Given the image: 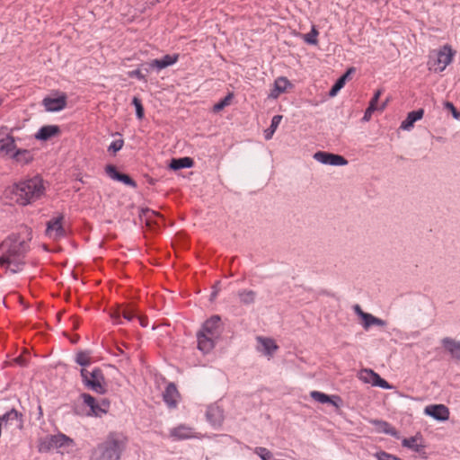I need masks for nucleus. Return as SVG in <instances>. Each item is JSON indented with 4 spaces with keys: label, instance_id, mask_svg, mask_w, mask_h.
I'll list each match as a JSON object with an SVG mask.
<instances>
[{
    "label": "nucleus",
    "instance_id": "obj_1",
    "mask_svg": "<svg viewBox=\"0 0 460 460\" xmlns=\"http://www.w3.org/2000/svg\"><path fill=\"white\" fill-rule=\"evenodd\" d=\"M2 255L0 256V267H4L12 273L21 271L25 264L24 258L29 250V244L21 234H10L0 244Z\"/></svg>",
    "mask_w": 460,
    "mask_h": 460
},
{
    "label": "nucleus",
    "instance_id": "obj_2",
    "mask_svg": "<svg viewBox=\"0 0 460 460\" xmlns=\"http://www.w3.org/2000/svg\"><path fill=\"white\" fill-rule=\"evenodd\" d=\"M128 442L122 432H110L106 438L93 450L90 460H120Z\"/></svg>",
    "mask_w": 460,
    "mask_h": 460
},
{
    "label": "nucleus",
    "instance_id": "obj_3",
    "mask_svg": "<svg viewBox=\"0 0 460 460\" xmlns=\"http://www.w3.org/2000/svg\"><path fill=\"white\" fill-rule=\"evenodd\" d=\"M9 191L11 196H7V198L11 199L30 201L31 199H40L43 197L45 185L40 177L35 176L13 185Z\"/></svg>",
    "mask_w": 460,
    "mask_h": 460
},
{
    "label": "nucleus",
    "instance_id": "obj_4",
    "mask_svg": "<svg viewBox=\"0 0 460 460\" xmlns=\"http://www.w3.org/2000/svg\"><path fill=\"white\" fill-rule=\"evenodd\" d=\"M220 333L221 319L218 315H213L204 323L197 334L199 349L204 353L212 350Z\"/></svg>",
    "mask_w": 460,
    "mask_h": 460
},
{
    "label": "nucleus",
    "instance_id": "obj_5",
    "mask_svg": "<svg viewBox=\"0 0 460 460\" xmlns=\"http://www.w3.org/2000/svg\"><path fill=\"white\" fill-rule=\"evenodd\" d=\"M454 56L455 51L448 44L444 45L439 49L431 51L427 64L429 70L435 73L443 72L451 64Z\"/></svg>",
    "mask_w": 460,
    "mask_h": 460
},
{
    "label": "nucleus",
    "instance_id": "obj_6",
    "mask_svg": "<svg viewBox=\"0 0 460 460\" xmlns=\"http://www.w3.org/2000/svg\"><path fill=\"white\" fill-rule=\"evenodd\" d=\"M81 376L84 385L100 394L106 392V384L102 371L100 368L94 367L93 369L83 368Z\"/></svg>",
    "mask_w": 460,
    "mask_h": 460
},
{
    "label": "nucleus",
    "instance_id": "obj_7",
    "mask_svg": "<svg viewBox=\"0 0 460 460\" xmlns=\"http://www.w3.org/2000/svg\"><path fill=\"white\" fill-rule=\"evenodd\" d=\"M82 398L84 403L90 408L89 415L102 417L108 412L110 402L107 399H102L100 402H97L89 394H83Z\"/></svg>",
    "mask_w": 460,
    "mask_h": 460
},
{
    "label": "nucleus",
    "instance_id": "obj_8",
    "mask_svg": "<svg viewBox=\"0 0 460 460\" xmlns=\"http://www.w3.org/2000/svg\"><path fill=\"white\" fill-rule=\"evenodd\" d=\"M358 378L366 384L378 386L384 389H391L392 386L372 369L365 368L359 371Z\"/></svg>",
    "mask_w": 460,
    "mask_h": 460
},
{
    "label": "nucleus",
    "instance_id": "obj_9",
    "mask_svg": "<svg viewBox=\"0 0 460 460\" xmlns=\"http://www.w3.org/2000/svg\"><path fill=\"white\" fill-rule=\"evenodd\" d=\"M314 158L321 164L330 165H346L348 164L347 159L342 155L331 154L323 151H318L314 155Z\"/></svg>",
    "mask_w": 460,
    "mask_h": 460
},
{
    "label": "nucleus",
    "instance_id": "obj_10",
    "mask_svg": "<svg viewBox=\"0 0 460 460\" xmlns=\"http://www.w3.org/2000/svg\"><path fill=\"white\" fill-rule=\"evenodd\" d=\"M140 219L146 226L153 229L155 226H160L164 224V217L159 212L142 208Z\"/></svg>",
    "mask_w": 460,
    "mask_h": 460
},
{
    "label": "nucleus",
    "instance_id": "obj_11",
    "mask_svg": "<svg viewBox=\"0 0 460 460\" xmlns=\"http://www.w3.org/2000/svg\"><path fill=\"white\" fill-rule=\"evenodd\" d=\"M424 412L427 415L431 416L435 420L445 421L449 419V410L444 404H431L428 405L424 409Z\"/></svg>",
    "mask_w": 460,
    "mask_h": 460
},
{
    "label": "nucleus",
    "instance_id": "obj_12",
    "mask_svg": "<svg viewBox=\"0 0 460 460\" xmlns=\"http://www.w3.org/2000/svg\"><path fill=\"white\" fill-rule=\"evenodd\" d=\"M163 399L169 408H176L181 399V394L173 383H170L163 393Z\"/></svg>",
    "mask_w": 460,
    "mask_h": 460
},
{
    "label": "nucleus",
    "instance_id": "obj_13",
    "mask_svg": "<svg viewBox=\"0 0 460 460\" xmlns=\"http://www.w3.org/2000/svg\"><path fill=\"white\" fill-rule=\"evenodd\" d=\"M170 437L174 440L190 439L199 438L194 429L184 424H181L170 430Z\"/></svg>",
    "mask_w": 460,
    "mask_h": 460
},
{
    "label": "nucleus",
    "instance_id": "obj_14",
    "mask_svg": "<svg viewBox=\"0 0 460 460\" xmlns=\"http://www.w3.org/2000/svg\"><path fill=\"white\" fill-rule=\"evenodd\" d=\"M137 314L136 309L132 306H120L111 313V317L114 323L119 324L120 323V316L128 321H132L137 316Z\"/></svg>",
    "mask_w": 460,
    "mask_h": 460
},
{
    "label": "nucleus",
    "instance_id": "obj_15",
    "mask_svg": "<svg viewBox=\"0 0 460 460\" xmlns=\"http://www.w3.org/2000/svg\"><path fill=\"white\" fill-rule=\"evenodd\" d=\"M402 445L404 447H407L418 454L424 453L425 445L423 444V439L421 435L417 434L411 438H405L402 440Z\"/></svg>",
    "mask_w": 460,
    "mask_h": 460
},
{
    "label": "nucleus",
    "instance_id": "obj_16",
    "mask_svg": "<svg viewBox=\"0 0 460 460\" xmlns=\"http://www.w3.org/2000/svg\"><path fill=\"white\" fill-rule=\"evenodd\" d=\"M310 396L312 397V399L320 403H331L336 408H340V405L342 402V400L339 395L330 396L319 391H312L310 393Z\"/></svg>",
    "mask_w": 460,
    "mask_h": 460
},
{
    "label": "nucleus",
    "instance_id": "obj_17",
    "mask_svg": "<svg viewBox=\"0 0 460 460\" xmlns=\"http://www.w3.org/2000/svg\"><path fill=\"white\" fill-rule=\"evenodd\" d=\"M179 59V54L165 55L160 59H153L149 63L151 68H156L158 70L164 69L169 66L175 64Z\"/></svg>",
    "mask_w": 460,
    "mask_h": 460
},
{
    "label": "nucleus",
    "instance_id": "obj_18",
    "mask_svg": "<svg viewBox=\"0 0 460 460\" xmlns=\"http://www.w3.org/2000/svg\"><path fill=\"white\" fill-rule=\"evenodd\" d=\"M56 447H58V435H49L39 440L38 449L40 453H49Z\"/></svg>",
    "mask_w": 460,
    "mask_h": 460
},
{
    "label": "nucleus",
    "instance_id": "obj_19",
    "mask_svg": "<svg viewBox=\"0 0 460 460\" xmlns=\"http://www.w3.org/2000/svg\"><path fill=\"white\" fill-rule=\"evenodd\" d=\"M16 145L14 137L7 135L5 137L0 139V153L5 155H10L15 152Z\"/></svg>",
    "mask_w": 460,
    "mask_h": 460
},
{
    "label": "nucleus",
    "instance_id": "obj_20",
    "mask_svg": "<svg viewBox=\"0 0 460 460\" xmlns=\"http://www.w3.org/2000/svg\"><path fill=\"white\" fill-rule=\"evenodd\" d=\"M423 114L424 111L422 109L409 112L406 119L402 122L400 128L404 130L411 129L413 127L414 122L422 119Z\"/></svg>",
    "mask_w": 460,
    "mask_h": 460
},
{
    "label": "nucleus",
    "instance_id": "obj_21",
    "mask_svg": "<svg viewBox=\"0 0 460 460\" xmlns=\"http://www.w3.org/2000/svg\"><path fill=\"white\" fill-rule=\"evenodd\" d=\"M58 135V126L49 125L41 127L35 134V138L40 141H47Z\"/></svg>",
    "mask_w": 460,
    "mask_h": 460
},
{
    "label": "nucleus",
    "instance_id": "obj_22",
    "mask_svg": "<svg viewBox=\"0 0 460 460\" xmlns=\"http://www.w3.org/2000/svg\"><path fill=\"white\" fill-rule=\"evenodd\" d=\"M288 85H290V83L286 77H278L274 82V89L271 91L270 96L278 98L280 93L286 92Z\"/></svg>",
    "mask_w": 460,
    "mask_h": 460
},
{
    "label": "nucleus",
    "instance_id": "obj_23",
    "mask_svg": "<svg viewBox=\"0 0 460 460\" xmlns=\"http://www.w3.org/2000/svg\"><path fill=\"white\" fill-rule=\"evenodd\" d=\"M208 420L214 426H220L223 422V411L219 407H210L207 411Z\"/></svg>",
    "mask_w": 460,
    "mask_h": 460
},
{
    "label": "nucleus",
    "instance_id": "obj_24",
    "mask_svg": "<svg viewBox=\"0 0 460 460\" xmlns=\"http://www.w3.org/2000/svg\"><path fill=\"white\" fill-rule=\"evenodd\" d=\"M444 347L450 352L453 358L460 360V342L450 338H445L442 341Z\"/></svg>",
    "mask_w": 460,
    "mask_h": 460
},
{
    "label": "nucleus",
    "instance_id": "obj_25",
    "mask_svg": "<svg viewBox=\"0 0 460 460\" xmlns=\"http://www.w3.org/2000/svg\"><path fill=\"white\" fill-rule=\"evenodd\" d=\"M12 157L19 164H27L33 159V155L31 151L27 149H18L13 155Z\"/></svg>",
    "mask_w": 460,
    "mask_h": 460
},
{
    "label": "nucleus",
    "instance_id": "obj_26",
    "mask_svg": "<svg viewBox=\"0 0 460 460\" xmlns=\"http://www.w3.org/2000/svg\"><path fill=\"white\" fill-rule=\"evenodd\" d=\"M355 72V68L354 67H350L347 70V72L342 75L341 76L337 81L336 83L333 84V86L332 87V89L330 90V95L331 96H334L337 94V93L344 86L346 81L348 80V78L349 77V75Z\"/></svg>",
    "mask_w": 460,
    "mask_h": 460
},
{
    "label": "nucleus",
    "instance_id": "obj_27",
    "mask_svg": "<svg viewBox=\"0 0 460 460\" xmlns=\"http://www.w3.org/2000/svg\"><path fill=\"white\" fill-rule=\"evenodd\" d=\"M258 341L263 346L264 352L266 355L271 356L279 348L274 340L272 339L259 337Z\"/></svg>",
    "mask_w": 460,
    "mask_h": 460
},
{
    "label": "nucleus",
    "instance_id": "obj_28",
    "mask_svg": "<svg viewBox=\"0 0 460 460\" xmlns=\"http://www.w3.org/2000/svg\"><path fill=\"white\" fill-rule=\"evenodd\" d=\"M193 164V161L190 157H183L179 159H172L171 162V168L173 170H179L181 168H190Z\"/></svg>",
    "mask_w": 460,
    "mask_h": 460
},
{
    "label": "nucleus",
    "instance_id": "obj_29",
    "mask_svg": "<svg viewBox=\"0 0 460 460\" xmlns=\"http://www.w3.org/2000/svg\"><path fill=\"white\" fill-rule=\"evenodd\" d=\"M362 320L365 329H368L371 325L384 326L385 324V321L367 313L366 314H362Z\"/></svg>",
    "mask_w": 460,
    "mask_h": 460
},
{
    "label": "nucleus",
    "instance_id": "obj_30",
    "mask_svg": "<svg viewBox=\"0 0 460 460\" xmlns=\"http://www.w3.org/2000/svg\"><path fill=\"white\" fill-rule=\"evenodd\" d=\"M282 119V116L281 115H275L272 119H271V123H270V126L269 128H267L264 132V135H265V138L267 140L270 139L274 134V132L276 131V129L278 128L280 121Z\"/></svg>",
    "mask_w": 460,
    "mask_h": 460
},
{
    "label": "nucleus",
    "instance_id": "obj_31",
    "mask_svg": "<svg viewBox=\"0 0 460 460\" xmlns=\"http://www.w3.org/2000/svg\"><path fill=\"white\" fill-rule=\"evenodd\" d=\"M58 441H59V448L66 447L67 449L66 450L67 453L73 452L75 448V445L74 441L64 434L59 433Z\"/></svg>",
    "mask_w": 460,
    "mask_h": 460
},
{
    "label": "nucleus",
    "instance_id": "obj_32",
    "mask_svg": "<svg viewBox=\"0 0 460 460\" xmlns=\"http://www.w3.org/2000/svg\"><path fill=\"white\" fill-rule=\"evenodd\" d=\"M240 301L244 305H249L255 300V292L252 290H243L238 294Z\"/></svg>",
    "mask_w": 460,
    "mask_h": 460
},
{
    "label": "nucleus",
    "instance_id": "obj_33",
    "mask_svg": "<svg viewBox=\"0 0 460 460\" xmlns=\"http://www.w3.org/2000/svg\"><path fill=\"white\" fill-rule=\"evenodd\" d=\"M46 234L53 238L58 236V217H52L50 221H49Z\"/></svg>",
    "mask_w": 460,
    "mask_h": 460
},
{
    "label": "nucleus",
    "instance_id": "obj_34",
    "mask_svg": "<svg viewBox=\"0 0 460 460\" xmlns=\"http://www.w3.org/2000/svg\"><path fill=\"white\" fill-rule=\"evenodd\" d=\"M318 34H319L318 31L316 30V28L314 26H313L310 32L303 35V40L307 44L316 45L318 42V40H317Z\"/></svg>",
    "mask_w": 460,
    "mask_h": 460
},
{
    "label": "nucleus",
    "instance_id": "obj_35",
    "mask_svg": "<svg viewBox=\"0 0 460 460\" xmlns=\"http://www.w3.org/2000/svg\"><path fill=\"white\" fill-rule=\"evenodd\" d=\"M234 98V93H229L224 99L216 103L213 107V111L215 112H218L222 111L225 107L228 106L231 103L232 99Z\"/></svg>",
    "mask_w": 460,
    "mask_h": 460
},
{
    "label": "nucleus",
    "instance_id": "obj_36",
    "mask_svg": "<svg viewBox=\"0 0 460 460\" xmlns=\"http://www.w3.org/2000/svg\"><path fill=\"white\" fill-rule=\"evenodd\" d=\"M105 172L107 173V175L114 180V181H120V177L122 176L123 173L119 172L116 166L115 165H112V164H108L106 167H105Z\"/></svg>",
    "mask_w": 460,
    "mask_h": 460
},
{
    "label": "nucleus",
    "instance_id": "obj_37",
    "mask_svg": "<svg viewBox=\"0 0 460 460\" xmlns=\"http://www.w3.org/2000/svg\"><path fill=\"white\" fill-rule=\"evenodd\" d=\"M43 105L48 111H58V97L50 98L47 97L43 100Z\"/></svg>",
    "mask_w": 460,
    "mask_h": 460
},
{
    "label": "nucleus",
    "instance_id": "obj_38",
    "mask_svg": "<svg viewBox=\"0 0 460 460\" xmlns=\"http://www.w3.org/2000/svg\"><path fill=\"white\" fill-rule=\"evenodd\" d=\"M132 104L136 108V115H137V119H142L145 115V111H144V107L142 105L141 100L138 97L135 96V97H133Z\"/></svg>",
    "mask_w": 460,
    "mask_h": 460
},
{
    "label": "nucleus",
    "instance_id": "obj_39",
    "mask_svg": "<svg viewBox=\"0 0 460 460\" xmlns=\"http://www.w3.org/2000/svg\"><path fill=\"white\" fill-rule=\"evenodd\" d=\"M382 429L386 434H389L394 438H399L398 431L385 421L382 422Z\"/></svg>",
    "mask_w": 460,
    "mask_h": 460
},
{
    "label": "nucleus",
    "instance_id": "obj_40",
    "mask_svg": "<svg viewBox=\"0 0 460 460\" xmlns=\"http://www.w3.org/2000/svg\"><path fill=\"white\" fill-rule=\"evenodd\" d=\"M255 452L262 460H270L272 458L271 452L265 447H257Z\"/></svg>",
    "mask_w": 460,
    "mask_h": 460
},
{
    "label": "nucleus",
    "instance_id": "obj_41",
    "mask_svg": "<svg viewBox=\"0 0 460 460\" xmlns=\"http://www.w3.org/2000/svg\"><path fill=\"white\" fill-rule=\"evenodd\" d=\"M123 145H124L123 139L114 140L109 146L108 151H110V152L111 151L113 153H116V152L119 151L123 147Z\"/></svg>",
    "mask_w": 460,
    "mask_h": 460
},
{
    "label": "nucleus",
    "instance_id": "obj_42",
    "mask_svg": "<svg viewBox=\"0 0 460 460\" xmlns=\"http://www.w3.org/2000/svg\"><path fill=\"white\" fill-rule=\"evenodd\" d=\"M377 110H378V108H375V107H372V106L368 105V107L365 111V113H364V116L362 118V120L366 121V122L369 121L371 119L373 112L377 111Z\"/></svg>",
    "mask_w": 460,
    "mask_h": 460
},
{
    "label": "nucleus",
    "instance_id": "obj_43",
    "mask_svg": "<svg viewBox=\"0 0 460 460\" xmlns=\"http://www.w3.org/2000/svg\"><path fill=\"white\" fill-rule=\"evenodd\" d=\"M383 93V90L382 89H378L374 96L372 97V99L370 100L369 102V106H372V107H375V108H378L377 107V102H378V100L381 96V94Z\"/></svg>",
    "mask_w": 460,
    "mask_h": 460
},
{
    "label": "nucleus",
    "instance_id": "obj_44",
    "mask_svg": "<svg viewBox=\"0 0 460 460\" xmlns=\"http://www.w3.org/2000/svg\"><path fill=\"white\" fill-rule=\"evenodd\" d=\"M119 181H121L124 184L128 185V186H132V187L136 186V182L128 174H125V173L122 174Z\"/></svg>",
    "mask_w": 460,
    "mask_h": 460
},
{
    "label": "nucleus",
    "instance_id": "obj_45",
    "mask_svg": "<svg viewBox=\"0 0 460 460\" xmlns=\"http://www.w3.org/2000/svg\"><path fill=\"white\" fill-rule=\"evenodd\" d=\"M446 108L449 109L452 111L455 118H456V119L459 118L460 113L456 111V109L453 103L448 102H446Z\"/></svg>",
    "mask_w": 460,
    "mask_h": 460
},
{
    "label": "nucleus",
    "instance_id": "obj_46",
    "mask_svg": "<svg viewBox=\"0 0 460 460\" xmlns=\"http://www.w3.org/2000/svg\"><path fill=\"white\" fill-rule=\"evenodd\" d=\"M66 105V97L64 93H59V111L63 110Z\"/></svg>",
    "mask_w": 460,
    "mask_h": 460
},
{
    "label": "nucleus",
    "instance_id": "obj_47",
    "mask_svg": "<svg viewBox=\"0 0 460 460\" xmlns=\"http://www.w3.org/2000/svg\"><path fill=\"white\" fill-rule=\"evenodd\" d=\"M130 76H135V77L138 78L139 80H145V76L139 69L132 71L130 73Z\"/></svg>",
    "mask_w": 460,
    "mask_h": 460
},
{
    "label": "nucleus",
    "instance_id": "obj_48",
    "mask_svg": "<svg viewBox=\"0 0 460 460\" xmlns=\"http://www.w3.org/2000/svg\"><path fill=\"white\" fill-rule=\"evenodd\" d=\"M136 317L138 319L140 325H142L143 327H146L147 325V320L146 317L138 315L137 314Z\"/></svg>",
    "mask_w": 460,
    "mask_h": 460
},
{
    "label": "nucleus",
    "instance_id": "obj_49",
    "mask_svg": "<svg viewBox=\"0 0 460 460\" xmlns=\"http://www.w3.org/2000/svg\"><path fill=\"white\" fill-rule=\"evenodd\" d=\"M63 335L69 339L67 332H64ZM78 339H79V337L77 335H75L73 338H70L71 343H76Z\"/></svg>",
    "mask_w": 460,
    "mask_h": 460
},
{
    "label": "nucleus",
    "instance_id": "obj_50",
    "mask_svg": "<svg viewBox=\"0 0 460 460\" xmlns=\"http://www.w3.org/2000/svg\"><path fill=\"white\" fill-rule=\"evenodd\" d=\"M355 312L362 318V314H366L367 313L363 312L358 305L354 307Z\"/></svg>",
    "mask_w": 460,
    "mask_h": 460
},
{
    "label": "nucleus",
    "instance_id": "obj_51",
    "mask_svg": "<svg viewBox=\"0 0 460 460\" xmlns=\"http://www.w3.org/2000/svg\"><path fill=\"white\" fill-rule=\"evenodd\" d=\"M23 233L27 235V240L30 241L31 239V231L26 226L23 228Z\"/></svg>",
    "mask_w": 460,
    "mask_h": 460
},
{
    "label": "nucleus",
    "instance_id": "obj_52",
    "mask_svg": "<svg viewBox=\"0 0 460 460\" xmlns=\"http://www.w3.org/2000/svg\"><path fill=\"white\" fill-rule=\"evenodd\" d=\"M15 362L17 364L21 365V366H24L25 365V359L22 357H21V356H19V357H17L15 358Z\"/></svg>",
    "mask_w": 460,
    "mask_h": 460
},
{
    "label": "nucleus",
    "instance_id": "obj_53",
    "mask_svg": "<svg viewBox=\"0 0 460 460\" xmlns=\"http://www.w3.org/2000/svg\"><path fill=\"white\" fill-rule=\"evenodd\" d=\"M38 411H39L38 419H40L42 416V408L40 405H38Z\"/></svg>",
    "mask_w": 460,
    "mask_h": 460
},
{
    "label": "nucleus",
    "instance_id": "obj_54",
    "mask_svg": "<svg viewBox=\"0 0 460 460\" xmlns=\"http://www.w3.org/2000/svg\"><path fill=\"white\" fill-rule=\"evenodd\" d=\"M387 102H388V101H385V102H384V103H383V104L378 108V110H380V111L385 110V107H386V105H387Z\"/></svg>",
    "mask_w": 460,
    "mask_h": 460
},
{
    "label": "nucleus",
    "instance_id": "obj_55",
    "mask_svg": "<svg viewBox=\"0 0 460 460\" xmlns=\"http://www.w3.org/2000/svg\"><path fill=\"white\" fill-rule=\"evenodd\" d=\"M58 229H59V235H60V234H62V232H63L62 227H61V226H60V225H59V226H58Z\"/></svg>",
    "mask_w": 460,
    "mask_h": 460
},
{
    "label": "nucleus",
    "instance_id": "obj_56",
    "mask_svg": "<svg viewBox=\"0 0 460 460\" xmlns=\"http://www.w3.org/2000/svg\"><path fill=\"white\" fill-rule=\"evenodd\" d=\"M77 361H78V362H79V364H81V365H84V361H83V360H81L80 358H78V360H77Z\"/></svg>",
    "mask_w": 460,
    "mask_h": 460
}]
</instances>
